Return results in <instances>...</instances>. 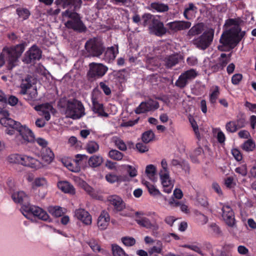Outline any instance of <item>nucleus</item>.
I'll use <instances>...</instances> for the list:
<instances>
[{
  "instance_id": "nucleus-59",
  "label": "nucleus",
  "mask_w": 256,
  "mask_h": 256,
  "mask_svg": "<svg viewBox=\"0 0 256 256\" xmlns=\"http://www.w3.org/2000/svg\"><path fill=\"white\" fill-rule=\"evenodd\" d=\"M236 124L238 129L244 126L246 124V118L243 114H241L240 117L238 118Z\"/></svg>"
},
{
  "instance_id": "nucleus-2",
  "label": "nucleus",
  "mask_w": 256,
  "mask_h": 256,
  "mask_svg": "<svg viewBox=\"0 0 256 256\" xmlns=\"http://www.w3.org/2000/svg\"><path fill=\"white\" fill-rule=\"evenodd\" d=\"M56 3L57 5L61 6L64 8L68 6L74 7L72 10H66L62 12L63 17L70 18L65 23V26L67 28L80 32L86 30V28L80 20L78 14L74 12L80 8L82 0H56Z\"/></svg>"
},
{
  "instance_id": "nucleus-45",
  "label": "nucleus",
  "mask_w": 256,
  "mask_h": 256,
  "mask_svg": "<svg viewBox=\"0 0 256 256\" xmlns=\"http://www.w3.org/2000/svg\"><path fill=\"white\" fill-rule=\"evenodd\" d=\"M87 244L92 250V251L94 252H100L102 250L100 245L95 240H90L87 242Z\"/></svg>"
},
{
  "instance_id": "nucleus-3",
  "label": "nucleus",
  "mask_w": 256,
  "mask_h": 256,
  "mask_svg": "<svg viewBox=\"0 0 256 256\" xmlns=\"http://www.w3.org/2000/svg\"><path fill=\"white\" fill-rule=\"evenodd\" d=\"M25 46V44L23 43L15 46L4 48L0 54V67L4 64V59H6L8 69L12 70L18 64V60L24 50Z\"/></svg>"
},
{
  "instance_id": "nucleus-48",
  "label": "nucleus",
  "mask_w": 256,
  "mask_h": 256,
  "mask_svg": "<svg viewBox=\"0 0 256 256\" xmlns=\"http://www.w3.org/2000/svg\"><path fill=\"white\" fill-rule=\"evenodd\" d=\"M113 142L116 146L120 150L125 151L126 150V146L122 140L117 138H113Z\"/></svg>"
},
{
  "instance_id": "nucleus-32",
  "label": "nucleus",
  "mask_w": 256,
  "mask_h": 256,
  "mask_svg": "<svg viewBox=\"0 0 256 256\" xmlns=\"http://www.w3.org/2000/svg\"><path fill=\"white\" fill-rule=\"evenodd\" d=\"M227 24L230 25H234L236 27V29L234 30L236 35L240 38V41L241 40L242 38L244 36L245 32H241L240 28L238 27V22L237 20L234 19H230L228 22Z\"/></svg>"
},
{
  "instance_id": "nucleus-12",
  "label": "nucleus",
  "mask_w": 256,
  "mask_h": 256,
  "mask_svg": "<svg viewBox=\"0 0 256 256\" xmlns=\"http://www.w3.org/2000/svg\"><path fill=\"white\" fill-rule=\"evenodd\" d=\"M214 38V32L208 30L204 32L202 36L194 38L193 44L198 48L205 50L210 44Z\"/></svg>"
},
{
  "instance_id": "nucleus-64",
  "label": "nucleus",
  "mask_w": 256,
  "mask_h": 256,
  "mask_svg": "<svg viewBox=\"0 0 256 256\" xmlns=\"http://www.w3.org/2000/svg\"><path fill=\"white\" fill-rule=\"evenodd\" d=\"M211 232L215 234L218 235L220 234V230L219 227L215 224H212L209 226Z\"/></svg>"
},
{
  "instance_id": "nucleus-11",
  "label": "nucleus",
  "mask_w": 256,
  "mask_h": 256,
  "mask_svg": "<svg viewBox=\"0 0 256 256\" xmlns=\"http://www.w3.org/2000/svg\"><path fill=\"white\" fill-rule=\"evenodd\" d=\"M88 76L94 80L102 78L108 70V68L101 63L91 62L89 64Z\"/></svg>"
},
{
  "instance_id": "nucleus-40",
  "label": "nucleus",
  "mask_w": 256,
  "mask_h": 256,
  "mask_svg": "<svg viewBox=\"0 0 256 256\" xmlns=\"http://www.w3.org/2000/svg\"><path fill=\"white\" fill-rule=\"evenodd\" d=\"M156 246H153L148 250V253L152 254L154 253L161 254L162 250L163 245L160 240H156Z\"/></svg>"
},
{
  "instance_id": "nucleus-13",
  "label": "nucleus",
  "mask_w": 256,
  "mask_h": 256,
  "mask_svg": "<svg viewBox=\"0 0 256 256\" xmlns=\"http://www.w3.org/2000/svg\"><path fill=\"white\" fill-rule=\"evenodd\" d=\"M198 74V72L194 69H190L182 72L176 82V86L184 88L190 82L194 79Z\"/></svg>"
},
{
  "instance_id": "nucleus-15",
  "label": "nucleus",
  "mask_w": 256,
  "mask_h": 256,
  "mask_svg": "<svg viewBox=\"0 0 256 256\" xmlns=\"http://www.w3.org/2000/svg\"><path fill=\"white\" fill-rule=\"evenodd\" d=\"M41 56V51L36 45L32 46L24 54L22 60L26 64H30L35 60H39Z\"/></svg>"
},
{
  "instance_id": "nucleus-16",
  "label": "nucleus",
  "mask_w": 256,
  "mask_h": 256,
  "mask_svg": "<svg viewBox=\"0 0 256 256\" xmlns=\"http://www.w3.org/2000/svg\"><path fill=\"white\" fill-rule=\"evenodd\" d=\"M34 109L39 112V114L44 116L45 120L48 121L50 118V114L54 112L52 106L48 103L36 106Z\"/></svg>"
},
{
  "instance_id": "nucleus-43",
  "label": "nucleus",
  "mask_w": 256,
  "mask_h": 256,
  "mask_svg": "<svg viewBox=\"0 0 256 256\" xmlns=\"http://www.w3.org/2000/svg\"><path fill=\"white\" fill-rule=\"evenodd\" d=\"M16 12L19 18L22 20L27 19L30 15V12L27 8H20L16 9Z\"/></svg>"
},
{
  "instance_id": "nucleus-37",
  "label": "nucleus",
  "mask_w": 256,
  "mask_h": 256,
  "mask_svg": "<svg viewBox=\"0 0 256 256\" xmlns=\"http://www.w3.org/2000/svg\"><path fill=\"white\" fill-rule=\"evenodd\" d=\"M92 110L95 114H97L100 116H108V114L104 112V106L100 102L92 104Z\"/></svg>"
},
{
  "instance_id": "nucleus-56",
  "label": "nucleus",
  "mask_w": 256,
  "mask_h": 256,
  "mask_svg": "<svg viewBox=\"0 0 256 256\" xmlns=\"http://www.w3.org/2000/svg\"><path fill=\"white\" fill-rule=\"evenodd\" d=\"M238 252L240 255L242 256H252L249 254L248 249L246 246L243 245H240L238 246Z\"/></svg>"
},
{
  "instance_id": "nucleus-27",
  "label": "nucleus",
  "mask_w": 256,
  "mask_h": 256,
  "mask_svg": "<svg viewBox=\"0 0 256 256\" xmlns=\"http://www.w3.org/2000/svg\"><path fill=\"white\" fill-rule=\"evenodd\" d=\"M118 54V48H108L104 52V60L108 62H110L115 59Z\"/></svg>"
},
{
  "instance_id": "nucleus-9",
  "label": "nucleus",
  "mask_w": 256,
  "mask_h": 256,
  "mask_svg": "<svg viewBox=\"0 0 256 256\" xmlns=\"http://www.w3.org/2000/svg\"><path fill=\"white\" fill-rule=\"evenodd\" d=\"M220 42L222 44L218 46V48L220 51L226 50V46L233 48L240 42V38L236 35L234 30L224 32L220 38Z\"/></svg>"
},
{
  "instance_id": "nucleus-14",
  "label": "nucleus",
  "mask_w": 256,
  "mask_h": 256,
  "mask_svg": "<svg viewBox=\"0 0 256 256\" xmlns=\"http://www.w3.org/2000/svg\"><path fill=\"white\" fill-rule=\"evenodd\" d=\"M158 103L157 101L150 99L141 102L136 109L135 112L138 114L144 113L147 112L154 110L158 108Z\"/></svg>"
},
{
  "instance_id": "nucleus-53",
  "label": "nucleus",
  "mask_w": 256,
  "mask_h": 256,
  "mask_svg": "<svg viewBox=\"0 0 256 256\" xmlns=\"http://www.w3.org/2000/svg\"><path fill=\"white\" fill-rule=\"evenodd\" d=\"M189 122L196 136V138L199 139L200 138V134L198 131V124L194 120V118L192 116H190L189 118Z\"/></svg>"
},
{
  "instance_id": "nucleus-62",
  "label": "nucleus",
  "mask_w": 256,
  "mask_h": 256,
  "mask_svg": "<svg viewBox=\"0 0 256 256\" xmlns=\"http://www.w3.org/2000/svg\"><path fill=\"white\" fill-rule=\"evenodd\" d=\"M136 148L140 152H144L148 150V147L145 144L140 142L136 144Z\"/></svg>"
},
{
  "instance_id": "nucleus-39",
  "label": "nucleus",
  "mask_w": 256,
  "mask_h": 256,
  "mask_svg": "<svg viewBox=\"0 0 256 256\" xmlns=\"http://www.w3.org/2000/svg\"><path fill=\"white\" fill-rule=\"evenodd\" d=\"M196 7L194 6L193 4L190 3L188 4V7L185 8L184 12V16L186 19L190 20L192 18L190 14L196 13Z\"/></svg>"
},
{
  "instance_id": "nucleus-5",
  "label": "nucleus",
  "mask_w": 256,
  "mask_h": 256,
  "mask_svg": "<svg viewBox=\"0 0 256 256\" xmlns=\"http://www.w3.org/2000/svg\"><path fill=\"white\" fill-rule=\"evenodd\" d=\"M10 162L20 164L22 166L38 170L44 167V164L38 160L24 154H13L8 157Z\"/></svg>"
},
{
  "instance_id": "nucleus-61",
  "label": "nucleus",
  "mask_w": 256,
  "mask_h": 256,
  "mask_svg": "<svg viewBox=\"0 0 256 256\" xmlns=\"http://www.w3.org/2000/svg\"><path fill=\"white\" fill-rule=\"evenodd\" d=\"M202 152V148H196L190 157L192 158V160L194 162H198V160L194 158L195 156H198L200 155Z\"/></svg>"
},
{
  "instance_id": "nucleus-58",
  "label": "nucleus",
  "mask_w": 256,
  "mask_h": 256,
  "mask_svg": "<svg viewBox=\"0 0 256 256\" xmlns=\"http://www.w3.org/2000/svg\"><path fill=\"white\" fill-rule=\"evenodd\" d=\"M235 171L236 173L239 174L242 176H245L247 174V168L245 164H243L236 168L235 170Z\"/></svg>"
},
{
  "instance_id": "nucleus-60",
  "label": "nucleus",
  "mask_w": 256,
  "mask_h": 256,
  "mask_svg": "<svg viewBox=\"0 0 256 256\" xmlns=\"http://www.w3.org/2000/svg\"><path fill=\"white\" fill-rule=\"evenodd\" d=\"M126 167L127 168V171L129 174V176L131 178H134L136 176L137 170L134 167H133L130 165H126Z\"/></svg>"
},
{
  "instance_id": "nucleus-36",
  "label": "nucleus",
  "mask_w": 256,
  "mask_h": 256,
  "mask_svg": "<svg viewBox=\"0 0 256 256\" xmlns=\"http://www.w3.org/2000/svg\"><path fill=\"white\" fill-rule=\"evenodd\" d=\"M220 95V90L218 86H213L210 90L209 96V100L210 103L214 104L216 102Z\"/></svg>"
},
{
  "instance_id": "nucleus-18",
  "label": "nucleus",
  "mask_w": 256,
  "mask_h": 256,
  "mask_svg": "<svg viewBox=\"0 0 256 256\" xmlns=\"http://www.w3.org/2000/svg\"><path fill=\"white\" fill-rule=\"evenodd\" d=\"M150 32L157 36H161L166 32V29L164 24L158 19H154L153 22L150 26Z\"/></svg>"
},
{
  "instance_id": "nucleus-22",
  "label": "nucleus",
  "mask_w": 256,
  "mask_h": 256,
  "mask_svg": "<svg viewBox=\"0 0 256 256\" xmlns=\"http://www.w3.org/2000/svg\"><path fill=\"white\" fill-rule=\"evenodd\" d=\"M110 220L108 213L103 210L101 212L97 220V226L100 230H104L108 226Z\"/></svg>"
},
{
  "instance_id": "nucleus-28",
  "label": "nucleus",
  "mask_w": 256,
  "mask_h": 256,
  "mask_svg": "<svg viewBox=\"0 0 256 256\" xmlns=\"http://www.w3.org/2000/svg\"><path fill=\"white\" fill-rule=\"evenodd\" d=\"M142 184L146 186L150 194L152 196H160L164 200H166V198L162 195L160 190L155 186L147 181H142Z\"/></svg>"
},
{
  "instance_id": "nucleus-57",
  "label": "nucleus",
  "mask_w": 256,
  "mask_h": 256,
  "mask_svg": "<svg viewBox=\"0 0 256 256\" xmlns=\"http://www.w3.org/2000/svg\"><path fill=\"white\" fill-rule=\"evenodd\" d=\"M229 60L226 58V55L225 54H222L220 57L219 58L218 64L222 68H224L228 62Z\"/></svg>"
},
{
  "instance_id": "nucleus-34",
  "label": "nucleus",
  "mask_w": 256,
  "mask_h": 256,
  "mask_svg": "<svg viewBox=\"0 0 256 256\" xmlns=\"http://www.w3.org/2000/svg\"><path fill=\"white\" fill-rule=\"evenodd\" d=\"M150 6L152 10L160 12H167L169 9L167 4L160 2H152L150 4Z\"/></svg>"
},
{
  "instance_id": "nucleus-44",
  "label": "nucleus",
  "mask_w": 256,
  "mask_h": 256,
  "mask_svg": "<svg viewBox=\"0 0 256 256\" xmlns=\"http://www.w3.org/2000/svg\"><path fill=\"white\" fill-rule=\"evenodd\" d=\"M203 30V26L198 24L192 26L188 31V34L190 36H194L200 34Z\"/></svg>"
},
{
  "instance_id": "nucleus-10",
  "label": "nucleus",
  "mask_w": 256,
  "mask_h": 256,
  "mask_svg": "<svg viewBox=\"0 0 256 256\" xmlns=\"http://www.w3.org/2000/svg\"><path fill=\"white\" fill-rule=\"evenodd\" d=\"M85 48L88 53V56L100 57L104 51V46L102 42L97 39L93 38L88 41Z\"/></svg>"
},
{
  "instance_id": "nucleus-35",
  "label": "nucleus",
  "mask_w": 256,
  "mask_h": 256,
  "mask_svg": "<svg viewBox=\"0 0 256 256\" xmlns=\"http://www.w3.org/2000/svg\"><path fill=\"white\" fill-rule=\"evenodd\" d=\"M33 188L38 187H47L48 182L46 178L44 177H39L36 178L32 184Z\"/></svg>"
},
{
  "instance_id": "nucleus-29",
  "label": "nucleus",
  "mask_w": 256,
  "mask_h": 256,
  "mask_svg": "<svg viewBox=\"0 0 256 256\" xmlns=\"http://www.w3.org/2000/svg\"><path fill=\"white\" fill-rule=\"evenodd\" d=\"M179 60L178 54H172L166 56L164 60V65L168 68H170L177 64Z\"/></svg>"
},
{
  "instance_id": "nucleus-52",
  "label": "nucleus",
  "mask_w": 256,
  "mask_h": 256,
  "mask_svg": "<svg viewBox=\"0 0 256 256\" xmlns=\"http://www.w3.org/2000/svg\"><path fill=\"white\" fill-rule=\"evenodd\" d=\"M121 240L124 244L126 246H134L136 243V240L134 238L130 236H124L121 238Z\"/></svg>"
},
{
  "instance_id": "nucleus-7",
  "label": "nucleus",
  "mask_w": 256,
  "mask_h": 256,
  "mask_svg": "<svg viewBox=\"0 0 256 256\" xmlns=\"http://www.w3.org/2000/svg\"><path fill=\"white\" fill-rule=\"evenodd\" d=\"M84 108L82 104L76 100H69L66 103V116L72 119H78L84 115Z\"/></svg>"
},
{
  "instance_id": "nucleus-63",
  "label": "nucleus",
  "mask_w": 256,
  "mask_h": 256,
  "mask_svg": "<svg viewBox=\"0 0 256 256\" xmlns=\"http://www.w3.org/2000/svg\"><path fill=\"white\" fill-rule=\"evenodd\" d=\"M232 153L235 159L238 161H240L242 160V156L240 152L236 148L232 150Z\"/></svg>"
},
{
  "instance_id": "nucleus-30",
  "label": "nucleus",
  "mask_w": 256,
  "mask_h": 256,
  "mask_svg": "<svg viewBox=\"0 0 256 256\" xmlns=\"http://www.w3.org/2000/svg\"><path fill=\"white\" fill-rule=\"evenodd\" d=\"M102 162L103 158L100 156L94 155L88 159V164L92 168H96L100 166Z\"/></svg>"
},
{
  "instance_id": "nucleus-47",
  "label": "nucleus",
  "mask_w": 256,
  "mask_h": 256,
  "mask_svg": "<svg viewBox=\"0 0 256 256\" xmlns=\"http://www.w3.org/2000/svg\"><path fill=\"white\" fill-rule=\"evenodd\" d=\"M25 94L26 96V99L34 100L36 99L38 96L37 90L35 87H33L31 88V89L27 90L26 94Z\"/></svg>"
},
{
  "instance_id": "nucleus-41",
  "label": "nucleus",
  "mask_w": 256,
  "mask_h": 256,
  "mask_svg": "<svg viewBox=\"0 0 256 256\" xmlns=\"http://www.w3.org/2000/svg\"><path fill=\"white\" fill-rule=\"evenodd\" d=\"M99 150V145L94 141L89 142L86 146V150L89 154H93Z\"/></svg>"
},
{
  "instance_id": "nucleus-23",
  "label": "nucleus",
  "mask_w": 256,
  "mask_h": 256,
  "mask_svg": "<svg viewBox=\"0 0 256 256\" xmlns=\"http://www.w3.org/2000/svg\"><path fill=\"white\" fill-rule=\"evenodd\" d=\"M105 178L106 180L110 184H114V182L120 184L124 182L129 181L128 176L126 175H117L112 172L106 174Z\"/></svg>"
},
{
  "instance_id": "nucleus-8",
  "label": "nucleus",
  "mask_w": 256,
  "mask_h": 256,
  "mask_svg": "<svg viewBox=\"0 0 256 256\" xmlns=\"http://www.w3.org/2000/svg\"><path fill=\"white\" fill-rule=\"evenodd\" d=\"M136 222L140 226L148 229H152L156 230L158 229L159 226L156 222V218L158 216L156 212H148L146 214L147 216H151L153 218L152 222H151L149 218L146 216H144V214L140 212H136Z\"/></svg>"
},
{
  "instance_id": "nucleus-42",
  "label": "nucleus",
  "mask_w": 256,
  "mask_h": 256,
  "mask_svg": "<svg viewBox=\"0 0 256 256\" xmlns=\"http://www.w3.org/2000/svg\"><path fill=\"white\" fill-rule=\"evenodd\" d=\"M112 250L114 256H125L124 250L116 244H112Z\"/></svg>"
},
{
  "instance_id": "nucleus-4",
  "label": "nucleus",
  "mask_w": 256,
  "mask_h": 256,
  "mask_svg": "<svg viewBox=\"0 0 256 256\" xmlns=\"http://www.w3.org/2000/svg\"><path fill=\"white\" fill-rule=\"evenodd\" d=\"M158 172L160 183L164 188V192L169 194L172 190L174 180L170 177V168L165 159L162 160Z\"/></svg>"
},
{
  "instance_id": "nucleus-31",
  "label": "nucleus",
  "mask_w": 256,
  "mask_h": 256,
  "mask_svg": "<svg viewBox=\"0 0 256 256\" xmlns=\"http://www.w3.org/2000/svg\"><path fill=\"white\" fill-rule=\"evenodd\" d=\"M156 168L154 165L149 164L146 166L145 172L150 180L152 181L156 180Z\"/></svg>"
},
{
  "instance_id": "nucleus-6",
  "label": "nucleus",
  "mask_w": 256,
  "mask_h": 256,
  "mask_svg": "<svg viewBox=\"0 0 256 256\" xmlns=\"http://www.w3.org/2000/svg\"><path fill=\"white\" fill-rule=\"evenodd\" d=\"M21 211L23 215L28 219L32 220V216L50 222V218L47 212L38 206L28 204H24L21 208Z\"/></svg>"
},
{
  "instance_id": "nucleus-55",
  "label": "nucleus",
  "mask_w": 256,
  "mask_h": 256,
  "mask_svg": "<svg viewBox=\"0 0 256 256\" xmlns=\"http://www.w3.org/2000/svg\"><path fill=\"white\" fill-rule=\"evenodd\" d=\"M156 19V18L150 14H145L142 16V20H143V24L145 26L148 24V22H153V20Z\"/></svg>"
},
{
  "instance_id": "nucleus-17",
  "label": "nucleus",
  "mask_w": 256,
  "mask_h": 256,
  "mask_svg": "<svg viewBox=\"0 0 256 256\" xmlns=\"http://www.w3.org/2000/svg\"><path fill=\"white\" fill-rule=\"evenodd\" d=\"M222 217L226 223L230 226H233L235 224L234 212L228 205L222 206Z\"/></svg>"
},
{
  "instance_id": "nucleus-33",
  "label": "nucleus",
  "mask_w": 256,
  "mask_h": 256,
  "mask_svg": "<svg viewBox=\"0 0 256 256\" xmlns=\"http://www.w3.org/2000/svg\"><path fill=\"white\" fill-rule=\"evenodd\" d=\"M48 210L54 216L60 217L64 213L65 210L58 206H50Z\"/></svg>"
},
{
  "instance_id": "nucleus-26",
  "label": "nucleus",
  "mask_w": 256,
  "mask_h": 256,
  "mask_svg": "<svg viewBox=\"0 0 256 256\" xmlns=\"http://www.w3.org/2000/svg\"><path fill=\"white\" fill-rule=\"evenodd\" d=\"M12 198L15 202L20 204L27 202L29 200L28 196L24 191L14 192L12 195Z\"/></svg>"
},
{
  "instance_id": "nucleus-51",
  "label": "nucleus",
  "mask_w": 256,
  "mask_h": 256,
  "mask_svg": "<svg viewBox=\"0 0 256 256\" xmlns=\"http://www.w3.org/2000/svg\"><path fill=\"white\" fill-rule=\"evenodd\" d=\"M226 128L227 132L232 133L238 130L235 121H230L227 122L226 124Z\"/></svg>"
},
{
  "instance_id": "nucleus-25",
  "label": "nucleus",
  "mask_w": 256,
  "mask_h": 256,
  "mask_svg": "<svg viewBox=\"0 0 256 256\" xmlns=\"http://www.w3.org/2000/svg\"><path fill=\"white\" fill-rule=\"evenodd\" d=\"M58 188L62 192L70 194H74L76 192L75 189L72 185L66 181H60L57 184Z\"/></svg>"
},
{
  "instance_id": "nucleus-46",
  "label": "nucleus",
  "mask_w": 256,
  "mask_h": 256,
  "mask_svg": "<svg viewBox=\"0 0 256 256\" xmlns=\"http://www.w3.org/2000/svg\"><path fill=\"white\" fill-rule=\"evenodd\" d=\"M108 156L114 160H120L122 159L124 154L117 150H112L109 152Z\"/></svg>"
},
{
  "instance_id": "nucleus-24",
  "label": "nucleus",
  "mask_w": 256,
  "mask_h": 256,
  "mask_svg": "<svg viewBox=\"0 0 256 256\" xmlns=\"http://www.w3.org/2000/svg\"><path fill=\"white\" fill-rule=\"evenodd\" d=\"M40 156L44 162L49 164L54 160V154L50 148H42Z\"/></svg>"
},
{
  "instance_id": "nucleus-50",
  "label": "nucleus",
  "mask_w": 256,
  "mask_h": 256,
  "mask_svg": "<svg viewBox=\"0 0 256 256\" xmlns=\"http://www.w3.org/2000/svg\"><path fill=\"white\" fill-rule=\"evenodd\" d=\"M255 146V143L252 140H248L244 143L242 148L244 150L250 152L252 151Z\"/></svg>"
},
{
  "instance_id": "nucleus-38",
  "label": "nucleus",
  "mask_w": 256,
  "mask_h": 256,
  "mask_svg": "<svg viewBox=\"0 0 256 256\" xmlns=\"http://www.w3.org/2000/svg\"><path fill=\"white\" fill-rule=\"evenodd\" d=\"M34 86H32L30 78H27L25 80H23L20 85V94H26L27 90L31 89Z\"/></svg>"
},
{
  "instance_id": "nucleus-54",
  "label": "nucleus",
  "mask_w": 256,
  "mask_h": 256,
  "mask_svg": "<svg viewBox=\"0 0 256 256\" xmlns=\"http://www.w3.org/2000/svg\"><path fill=\"white\" fill-rule=\"evenodd\" d=\"M101 97V94L98 90H94L93 91L92 96V104L100 102V98Z\"/></svg>"
},
{
  "instance_id": "nucleus-21",
  "label": "nucleus",
  "mask_w": 256,
  "mask_h": 256,
  "mask_svg": "<svg viewBox=\"0 0 256 256\" xmlns=\"http://www.w3.org/2000/svg\"><path fill=\"white\" fill-rule=\"evenodd\" d=\"M108 201L116 212L122 211L126 208V204L122 198L118 196L114 195L109 196Z\"/></svg>"
},
{
  "instance_id": "nucleus-19",
  "label": "nucleus",
  "mask_w": 256,
  "mask_h": 256,
  "mask_svg": "<svg viewBox=\"0 0 256 256\" xmlns=\"http://www.w3.org/2000/svg\"><path fill=\"white\" fill-rule=\"evenodd\" d=\"M166 26L171 32H176L190 28L191 23L186 21H174L168 22Z\"/></svg>"
},
{
  "instance_id": "nucleus-49",
  "label": "nucleus",
  "mask_w": 256,
  "mask_h": 256,
  "mask_svg": "<svg viewBox=\"0 0 256 256\" xmlns=\"http://www.w3.org/2000/svg\"><path fill=\"white\" fill-rule=\"evenodd\" d=\"M154 137V133L152 130H148L142 134V140L145 143H148L152 141Z\"/></svg>"
},
{
  "instance_id": "nucleus-1",
  "label": "nucleus",
  "mask_w": 256,
  "mask_h": 256,
  "mask_svg": "<svg viewBox=\"0 0 256 256\" xmlns=\"http://www.w3.org/2000/svg\"><path fill=\"white\" fill-rule=\"evenodd\" d=\"M0 112L4 116L0 119V123L6 128V132L9 135H13L16 131L18 132L14 140L17 144H27L36 142L42 148H48V142L46 140L40 138L35 139L34 134L28 127L22 126L20 122L6 117L8 116V112L2 110Z\"/></svg>"
},
{
  "instance_id": "nucleus-20",
  "label": "nucleus",
  "mask_w": 256,
  "mask_h": 256,
  "mask_svg": "<svg viewBox=\"0 0 256 256\" xmlns=\"http://www.w3.org/2000/svg\"><path fill=\"white\" fill-rule=\"evenodd\" d=\"M74 216L86 225H90L92 218L89 212L83 208H78L74 212Z\"/></svg>"
}]
</instances>
